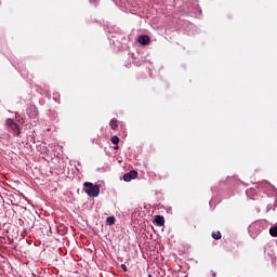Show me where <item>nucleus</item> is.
<instances>
[{"label": "nucleus", "mask_w": 277, "mask_h": 277, "mask_svg": "<svg viewBox=\"0 0 277 277\" xmlns=\"http://www.w3.org/2000/svg\"><path fill=\"white\" fill-rule=\"evenodd\" d=\"M84 192L88 194L89 197H97L101 194V187L95 185L91 182H85L83 184Z\"/></svg>", "instance_id": "nucleus-1"}, {"label": "nucleus", "mask_w": 277, "mask_h": 277, "mask_svg": "<svg viewBox=\"0 0 277 277\" xmlns=\"http://www.w3.org/2000/svg\"><path fill=\"white\" fill-rule=\"evenodd\" d=\"M5 124L12 131L14 136L18 137L21 135L19 126L17 123H15V121H13L12 118H6Z\"/></svg>", "instance_id": "nucleus-2"}, {"label": "nucleus", "mask_w": 277, "mask_h": 277, "mask_svg": "<svg viewBox=\"0 0 277 277\" xmlns=\"http://www.w3.org/2000/svg\"><path fill=\"white\" fill-rule=\"evenodd\" d=\"M137 176L138 173L136 171H131L123 175V181H126V183H130V181L135 180Z\"/></svg>", "instance_id": "nucleus-3"}, {"label": "nucleus", "mask_w": 277, "mask_h": 277, "mask_svg": "<svg viewBox=\"0 0 277 277\" xmlns=\"http://www.w3.org/2000/svg\"><path fill=\"white\" fill-rule=\"evenodd\" d=\"M137 43L141 45H148L150 43V38L146 35L140 36L137 38Z\"/></svg>", "instance_id": "nucleus-4"}, {"label": "nucleus", "mask_w": 277, "mask_h": 277, "mask_svg": "<svg viewBox=\"0 0 277 277\" xmlns=\"http://www.w3.org/2000/svg\"><path fill=\"white\" fill-rule=\"evenodd\" d=\"M156 224L158 226H163L166 224V220L163 216H161L160 214L156 215V220H155Z\"/></svg>", "instance_id": "nucleus-5"}, {"label": "nucleus", "mask_w": 277, "mask_h": 277, "mask_svg": "<svg viewBox=\"0 0 277 277\" xmlns=\"http://www.w3.org/2000/svg\"><path fill=\"white\" fill-rule=\"evenodd\" d=\"M109 126H110V129H113V130H117V129H118V127H119V124H118V120H117L116 118L110 119V123H109Z\"/></svg>", "instance_id": "nucleus-6"}, {"label": "nucleus", "mask_w": 277, "mask_h": 277, "mask_svg": "<svg viewBox=\"0 0 277 277\" xmlns=\"http://www.w3.org/2000/svg\"><path fill=\"white\" fill-rule=\"evenodd\" d=\"M212 238H213L214 240H220V239H222V234H221V232H220V230L212 232Z\"/></svg>", "instance_id": "nucleus-7"}, {"label": "nucleus", "mask_w": 277, "mask_h": 277, "mask_svg": "<svg viewBox=\"0 0 277 277\" xmlns=\"http://www.w3.org/2000/svg\"><path fill=\"white\" fill-rule=\"evenodd\" d=\"M110 142H113L114 145H118L120 143V137L114 135L113 137H110Z\"/></svg>", "instance_id": "nucleus-8"}, {"label": "nucleus", "mask_w": 277, "mask_h": 277, "mask_svg": "<svg viewBox=\"0 0 277 277\" xmlns=\"http://www.w3.org/2000/svg\"><path fill=\"white\" fill-rule=\"evenodd\" d=\"M269 235L272 237H277V226L269 228Z\"/></svg>", "instance_id": "nucleus-9"}, {"label": "nucleus", "mask_w": 277, "mask_h": 277, "mask_svg": "<svg viewBox=\"0 0 277 277\" xmlns=\"http://www.w3.org/2000/svg\"><path fill=\"white\" fill-rule=\"evenodd\" d=\"M106 223H107L108 225H114V224L116 223V217H114V216L108 217V219L106 220Z\"/></svg>", "instance_id": "nucleus-10"}, {"label": "nucleus", "mask_w": 277, "mask_h": 277, "mask_svg": "<svg viewBox=\"0 0 277 277\" xmlns=\"http://www.w3.org/2000/svg\"><path fill=\"white\" fill-rule=\"evenodd\" d=\"M121 268L123 269V272L128 271V268H127V266L124 264L121 265Z\"/></svg>", "instance_id": "nucleus-11"}, {"label": "nucleus", "mask_w": 277, "mask_h": 277, "mask_svg": "<svg viewBox=\"0 0 277 277\" xmlns=\"http://www.w3.org/2000/svg\"><path fill=\"white\" fill-rule=\"evenodd\" d=\"M114 149L118 150L119 149V145H115Z\"/></svg>", "instance_id": "nucleus-12"}]
</instances>
